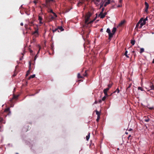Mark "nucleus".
I'll list each match as a JSON object with an SVG mask.
<instances>
[{"label": "nucleus", "mask_w": 154, "mask_h": 154, "mask_svg": "<svg viewBox=\"0 0 154 154\" xmlns=\"http://www.w3.org/2000/svg\"><path fill=\"white\" fill-rule=\"evenodd\" d=\"M116 30V27L113 28L112 31V32H111V31L109 28H107V29L106 32L108 33L109 39L113 37V35L115 33Z\"/></svg>", "instance_id": "nucleus-1"}, {"label": "nucleus", "mask_w": 154, "mask_h": 154, "mask_svg": "<svg viewBox=\"0 0 154 154\" xmlns=\"http://www.w3.org/2000/svg\"><path fill=\"white\" fill-rule=\"evenodd\" d=\"M91 16V14L90 13H88L87 14L85 17V23L88 24H89L93 22L94 20H93L91 21L90 22H88L90 18V17Z\"/></svg>", "instance_id": "nucleus-2"}, {"label": "nucleus", "mask_w": 154, "mask_h": 154, "mask_svg": "<svg viewBox=\"0 0 154 154\" xmlns=\"http://www.w3.org/2000/svg\"><path fill=\"white\" fill-rule=\"evenodd\" d=\"M141 19V21L140 22V25L139 26V28H141L142 26L146 24V22L143 20V18H141L140 19V20Z\"/></svg>", "instance_id": "nucleus-3"}, {"label": "nucleus", "mask_w": 154, "mask_h": 154, "mask_svg": "<svg viewBox=\"0 0 154 154\" xmlns=\"http://www.w3.org/2000/svg\"><path fill=\"white\" fill-rule=\"evenodd\" d=\"M106 1V0H102L101 1L100 4H99L100 5V8H101L103 6H104V3Z\"/></svg>", "instance_id": "nucleus-4"}, {"label": "nucleus", "mask_w": 154, "mask_h": 154, "mask_svg": "<svg viewBox=\"0 0 154 154\" xmlns=\"http://www.w3.org/2000/svg\"><path fill=\"white\" fill-rule=\"evenodd\" d=\"M108 96V95H105V96L102 98V99L101 100H98V102L99 103H100L102 102V101H104L105 100L106 97Z\"/></svg>", "instance_id": "nucleus-5"}, {"label": "nucleus", "mask_w": 154, "mask_h": 154, "mask_svg": "<svg viewBox=\"0 0 154 154\" xmlns=\"http://www.w3.org/2000/svg\"><path fill=\"white\" fill-rule=\"evenodd\" d=\"M32 34L34 35V36L36 37L38 36V29H35V31L32 32Z\"/></svg>", "instance_id": "nucleus-6"}, {"label": "nucleus", "mask_w": 154, "mask_h": 154, "mask_svg": "<svg viewBox=\"0 0 154 154\" xmlns=\"http://www.w3.org/2000/svg\"><path fill=\"white\" fill-rule=\"evenodd\" d=\"M145 11L146 12H147L148 11V9L149 7V5L146 2H145Z\"/></svg>", "instance_id": "nucleus-7"}, {"label": "nucleus", "mask_w": 154, "mask_h": 154, "mask_svg": "<svg viewBox=\"0 0 154 154\" xmlns=\"http://www.w3.org/2000/svg\"><path fill=\"white\" fill-rule=\"evenodd\" d=\"M93 1L97 6L99 5V3L100 2V0H93Z\"/></svg>", "instance_id": "nucleus-8"}, {"label": "nucleus", "mask_w": 154, "mask_h": 154, "mask_svg": "<svg viewBox=\"0 0 154 154\" xmlns=\"http://www.w3.org/2000/svg\"><path fill=\"white\" fill-rule=\"evenodd\" d=\"M98 17H100L101 18H103L105 17L104 15L103 14V13H102V12H100L99 14L98 15Z\"/></svg>", "instance_id": "nucleus-9"}, {"label": "nucleus", "mask_w": 154, "mask_h": 154, "mask_svg": "<svg viewBox=\"0 0 154 154\" xmlns=\"http://www.w3.org/2000/svg\"><path fill=\"white\" fill-rule=\"evenodd\" d=\"M109 90V88H107L103 90V92L105 95H108L107 92Z\"/></svg>", "instance_id": "nucleus-10"}, {"label": "nucleus", "mask_w": 154, "mask_h": 154, "mask_svg": "<svg viewBox=\"0 0 154 154\" xmlns=\"http://www.w3.org/2000/svg\"><path fill=\"white\" fill-rule=\"evenodd\" d=\"M111 0H107V1H106L104 3V7H106V5L108 4H109L110 3Z\"/></svg>", "instance_id": "nucleus-11"}, {"label": "nucleus", "mask_w": 154, "mask_h": 154, "mask_svg": "<svg viewBox=\"0 0 154 154\" xmlns=\"http://www.w3.org/2000/svg\"><path fill=\"white\" fill-rule=\"evenodd\" d=\"M42 19H43V18L41 16H38V20H39L40 23V24L43 23L42 22Z\"/></svg>", "instance_id": "nucleus-12"}, {"label": "nucleus", "mask_w": 154, "mask_h": 154, "mask_svg": "<svg viewBox=\"0 0 154 154\" xmlns=\"http://www.w3.org/2000/svg\"><path fill=\"white\" fill-rule=\"evenodd\" d=\"M90 133L89 132L88 133V135L87 136H86V140L87 141L90 138Z\"/></svg>", "instance_id": "nucleus-13"}, {"label": "nucleus", "mask_w": 154, "mask_h": 154, "mask_svg": "<svg viewBox=\"0 0 154 154\" xmlns=\"http://www.w3.org/2000/svg\"><path fill=\"white\" fill-rule=\"evenodd\" d=\"M4 112H9L10 113H11V112L10 111V109L9 108H7L5 109L4 110Z\"/></svg>", "instance_id": "nucleus-14"}, {"label": "nucleus", "mask_w": 154, "mask_h": 154, "mask_svg": "<svg viewBox=\"0 0 154 154\" xmlns=\"http://www.w3.org/2000/svg\"><path fill=\"white\" fill-rule=\"evenodd\" d=\"M141 20H142V19L141 20H139V22H138V23L136 25V27H137V28L139 27V24H140V22H141Z\"/></svg>", "instance_id": "nucleus-15"}, {"label": "nucleus", "mask_w": 154, "mask_h": 154, "mask_svg": "<svg viewBox=\"0 0 154 154\" xmlns=\"http://www.w3.org/2000/svg\"><path fill=\"white\" fill-rule=\"evenodd\" d=\"M77 77L79 79H81L83 78V76L81 75L80 73H78L77 75Z\"/></svg>", "instance_id": "nucleus-16"}, {"label": "nucleus", "mask_w": 154, "mask_h": 154, "mask_svg": "<svg viewBox=\"0 0 154 154\" xmlns=\"http://www.w3.org/2000/svg\"><path fill=\"white\" fill-rule=\"evenodd\" d=\"M58 29H59L60 31H62L64 30V29L62 26H59L57 27Z\"/></svg>", "instance_id": "nucleus-17"}, {"label": "nucleus", "mask_w": 154, "mask_h": 154, "mask_svg": "<svg viewBox=\"0 0 154 154\" xmlns=\"http://www.w3.org/2000/svg\"><path fill=\"white\" fill-rule=\"evenodd\" d=\"M96 114L97 115V116L99 117V116H100V112H99L98 111L96 110Z\"/></svg>", "instance_id": "nucleus-18"}, {"label": "nucleus", "mask_w": 154, "mask_h": 154, "mask_svg": "<svg viewBox=\"0 0 154 154\" xmlns=\"http://www.w3.org/2000/svg\"><path fill=\"white\" fill-rule=\"evenodd\" d=\"M135 40H131V43L132 44V45H134L135 43Z\"/></svg>", "instance_id": "nucleus-19"}, {"label": "nucleus", "mask_w": 154, "mask_h": 154, "mask_svg": "<svg viewBox=\"0 0 154 154\" xmlns=\"http://www.w3.org/2000/svg\"><path fill=\"white\" fill-rule=\"evenodd\" d=\"M35 74H33V75H32L29 77V79L31 78H34L35 77Z\"/></svg>", "instance_id": "nucleus-20"}, {"label": "nucleus", "mask_w": 154, "mask_h": 154, "mask_svg": "<svg viewBox=\"0 0 154 154\" xmlns=\"http://www.w3.org/2000/svg\"><path fill=\"white\" fill-rule=\"evenodd\" d=\"M30 69V67H29V69ZM30 73V69H29L27 72V73L26 74V76H27Z\"/></svg>", "instance_id": "nucleus-21"}, {"label": "nucleus", "mask_w": 154, "mask_h": 154, "mask_svg": "<svg viewBox=\"0 0 154 154\" xmlns=\"http://www.w3.org/2000/svg\"><path fill=\"white\" fill-rule=\"evenodd\" d=\"M144 51V49L143 48H141L140 49V54H141Z\"/></svg>", "instance_id": "nucleus-22"}, {"label": "nucleus", "mask_w": 154, "mask_h": 154, "mask_svg": "<svg viewBox=\"0 0 154 154\" xmlns=\"http://www.w3.org/2000/svg\"><path fill=\"white\" fill-rule=\"evenodd\" d=\"M52 31H53V32H54H54H56L57 31H58V32H59V30H58L57 28L55 29H53Z\"/></svg>", "instance_id": "nucleus-23"}, {"label": "nucleus", "mask_w": 154, "mask_h": 154, "mask_svg": "<svg viewBox=\"0 0 154 154\" xmlns=\"http://www.w3.org/2000/svg\"><path fill=\"white\" fill-rule=\"evenodd\" d=\"M87 73H86V70L84 73V74L83 75V78L84 77L87 76Z\"/></svg>", "instance_id": "nucleus-24"}, {"label": "nucleus", "mask_w": 154, "mask_h": 154, "mask_svg": "<svg viewBox=\"0 0 154 154\" xmlns=\"http://www.w3.org/2000/svg\"><path fill=\"white\" fill-rule=\"evenodd\" d=\"M150 90H154V85H152L150 86Z\"/></svg>", "instance_id": "nucleus-25"}, {"label": "nucleus", "mask_w": 154, "mask_h": 154, "mask_svg": "<svg viewBox=\"0 0 154 154\" xmlns=\"http://www.w3.org/2000/svg\"><path fill=\"white\" fill-rule=\"evenodd\" d=\"M119 92V88H118L116 89V90L113 92V93H115L117 92L118 93Z\"/></svg>", "instance_id": "nucleus-26"}, {"label": "nucleus", "mask_w": 154, "mask_h": 154, "mask_svg": "<svg viewBox=\"0 0 154 154\" xmlns=\"http://www.w3.org/2000/svg\"><path fill=\"white\" fill-rule=\"evenodd\" d=\"M127 53H128V51H126L125 52V56L127 57H128V58L129 57V56L127 54Z\"/></svg>", "instance_id": "nucleus-27"}, {"label": "nucleus", "mask_w": 154, "mask_h": 154, "mask_svg": "<svg viewBox=\"0 0 154 154\" xmlns=\"http://www.w3.org/2000/svg\"><path fill=\"white\" fill-rule=\"evenodd\" d=\"M138 90H140V91H143V88L140 87H139L138 88Z\"/></svg>", "instance_id": "nucleus-28"}, {"label": "nucleus", "mask_w": 154, "mask_h": 154, "mask_svg": "<svg viewBox=\"0 0 154 154\" xmlns=\"http://www.w3.org/2000/svg\"><path fill=\"white\" fill-rule=\"evenodd\" d=\"M112 86V85L111 84H109L108 85V88H109V89Z\"/></svg>", "instance_id": "nucleus-29"}, {"label": "nucleus", "mask_w": 154, "mask_h": 154, "mask_svg": "<svg viewBox=\"0 0 154 154\" xmlns=\"http://www.w3.org/2000/svg\"><path fill=\"white\" fill-rule=\"evenodd\" d=\"M18 95H14V96L13 98L14 99H16L18 97Z\"/></svg>", "instance_id": "nucleus-30"}, {"label": "nucleus", "mask_w": 154, "mask_h": 154, "mask_svg": "<svg viewBox=\"0 0 154 154\" xmlns=\"http://www.w3.org/2000/svg\"><path fill=\"white\" fill-rule=\"evenodd\" d=\"M149 120H150L148 118L147 119H146L145 120V121L146 122H148L149 121Z\"/></svg>", "instance_id": "nucleus-31"}, {"label": "nucleus", "mask_w": 154, "mask_h": 154, "mask_svg": "<svg viewBox=\"0 0 154 154\" xmlns=\"http://www.w3.org/2000/svg\"><path fill=\"white\" fill-rule=\"evenodd\" d=\"M124 23V21H122L120 23L119 25H122Z\"/></svg>", "instance_id": "nucleus-32"}, {"label": "nucleus", "mask_w": 154, "mask_h": 154, "mask_svg": "<svg viewBox=\"0 0 154 154\" xmlns=\"http://www.w3.org/2000/svg\"><path fill=\"white\" fill-rule=\"evenodd\" d=\"M53 0H46V1L47 2H50L51 1H53Z\"/></svg>", "instance_id": "nucleus-33"}, {"label": "nucleus", "mask_w": 154, "mask_h": 154, "mask_svg": "<svg viewBox=\"0 0 154 154\" xmlns=\"http://www.w3.org/2000/svg\"><path fill=\"white\" fill-rule=\"evenodd\" d=\"M99 103V102H98V101H97L96 100H95V102L94 103V104H97V103Z\"/></svg>", "instance_id": "nucleus-34"}, {"label": "nucleus", "mask_w": 154, "mask_h": 154, "mask_svg": "<svg viewBox=\"0 0 154 154\" xmlns=\"http://www.w3.org/2000/svg\"><path fill=\"white\" fill-rule=\"evenodd\" d=\"M3 129L2 128L1 126H0V132H2L3 131Z\"/></svg>", "instance_id": "nucleus-35"}, {"label": "nucleus", "mask_w": 154, "mask_h": 154, "mask_svg": "<svg viewBox=\"0 0 154 154\" xmlns=\"http://www.w3.org/2000/svg\"><path fill=\"white\" fill-rule=\"evenodd\" d=\"M3 121V119L2 117H0V122H2Z\"/></svg>", "instance_id": "nucleus-36"}, {"label": "nucleus", "mask_w": 154, "mask_h": 154, "mask_svg": "<svg viewBox=\"0 0 154 154\" xmlns=\"http://www.w3.org/2000/svg\"><path fill=\"white\" fill-rule=\"evenodd\" d=\"M100 119V116H99V117L98 116H97V118L96 119L97 121H98Z\"/></svg>", "instance_id": "nucleus-37"}, {"label": "nucleus", "mask_w": 154, "mask_h": 154, "mask_svg": "<svg viewBox=\"0 0 154 154\" xmlns=\"http://www.w3.org/2000/svg\"><path fill=\"white\" fill-rule=\"evenodd\" d=\"M54 16L56 17H57V15L55 13H53V14Z\"/></svg>", "instance_id": "nucleus-38"}, {"label": "nucleus", "mask_w": 154, "mask_h": 154, "mask_svg": "<svg viewBox=\"0 0 154 154\" xmlns=\"http://www.w3.org/2000/svg\"><path fill=\"white\" fill-rule=\"evenodd\" d=\"M143 20H145V22L146 21V20H147V17H146L145 18L143 19Z\"/></svg>", "instance_id": "nucleus-39"}, {"label": "nucleus", "mask_w": 154, "mask_h": 154, "mask_svg": "<svg viewBox=\"0 0 154 154\" xmlns=\"http://www.w3.org/2000/svg\"><path fill=\"white\" fill-rule=\"evenodd\" d=\"M104 8H102V11L101 12H102V13H103V11H104Z\"/></svg>", "instance_id": "nucleus-40"}, {"label": "nucleus", "mask_w": 154, "mask_h": 154, "mask_svg": "<svg viewBox=\"0 0 154 154\" xmlns=\"http://www.w3.org/2000/svg\"><path fill=\"white\" fill-rule=\"evenodd\" d=\"M122 5H119L117 6L118 7H122Z\"/></svg>", "instance_id": "nucleus-41"}, {"label": "nucleus", "mask_w": 154, "mask_h": 154, "mask_svg": "<svg viewBox=\"0 0 154 154\" xmlns=\"http://www.w3.org/2000/svg\"><path fill=\"white\" fill-rule=\"evenodd\" d=\"M50 12H51V13L53 14V13H54L53 11V10H52V9H51L50 11Z\"/></svg>", "instance_id": "nucleus-42"}, {"label": "nucleus", "mask_w": 154, "mask_h": 154, "mask_svg": "<svg viewBox=\"0 0 154 154\" xmlns=\"http://www.w3.org/2000/svg\"><path fill=\"white\" fill-rule=\"evenodd\" d=\"M33 3H34L35 4H36V3H37V2L35 1V0L33 1Z\"/></svg>", "instance_id": "nucleus-43"}, {"label": "nucleus", "mask_w": 154, "mask_h": 154, "mask_svg": "<svg viewBox=\"0 0 154 154\" xmlns=\"http://www.w3.org/2000/svg\"><path fill=\"white\" fill-rule=\"evenodd\" d=\"M122 0H119V3H122Z\"/></svg>", "instance_id": "nucleus-44"}, {"label": "nucleus", "mask_w": 154, "mask_h": 154, "mask_svg": "<svg viewBox=\"0 0 154 154\" xmlns=\"http://www.w3.org/2000/svg\"><path fill=\"white\" fill-rule=\"evenodd\" d=\"M103 14L104 15V16L105 17L106 15L107 14V13L106 12H105L104 13H103Z\"/></svg>", "instance_id": "nucleus-45"}, {"label": "nucleus", "mask_w": 154, "mask_h": 154, "mask_svg": "<svg viewBox=\"0 0 154 154\" xmlns=\"http://www.w3.org/2000/svg\"><path fill=\"white\" fill-rule=\"evenodd\" d=\"M153 108V107H150L149 108V109H152Z\"/></svg>", "instance_id": "nucleus-46"}, {"label": "nucleus", "mask_w": 154, "mask_h": 154, "mask_svg": "<svg viewBox=\"0 0 154 154\" xmlns=\"http://www.w3.org/2000/svg\"><path fill=\"white\" fill-rule=\"evenodd\" d=\"M20 25L21 26H23V23H21L20 24Z\"/></svg>", "instance_id": "nucleus-47"}, {"label": "nucleus", "mask_w": 154, "mask_h": 154, "mask_svg": "<svg viewBox=\"0 0 154 154\" xmlns=\"http://www.w3.org/2000/svg\"><path fill=\"white\" fill-rule=\"evenodd\" d=\"M80 3H82V2H79L77 4V5H78L80 4Z\"/></svg>", "instance_id": "nucleus-48"}, {"label": "nucleus", "mask_w": 154, "mask_h": 154, "mask_svg": "<svg viewBox=\"0 0 154 154\" xmlns=\"http://www.w3.org/2000/svg\"><path fill=\"white\" fill-rule=\"evenodd\" d=\"M30 53H32V52L33 51L32 50H30Z\"/></svg>", "instance_id": "nucleus-49"}, {"label": "nucleus", "mask_w": 154, "mask_h": 154, "mask_svg": "<svg viewBox=\"0 0 154 154\" xmlns=\"http://www.w3.org/2000/svg\"><path fill=\"white\" fill-rule=\"evenodd\" d=\"M16 75V74H15V73L13 75V76L14 77Z\"/></svg>", "instance_id": "nucleus-50"}, {"label": "nucleus", "mask_w": 154, "mask_h": 154, "mask_svg": "<svg viewBox=\"0 0 154 154\" xmlns=\"http://www.w3.org/2000/svg\"><path fill=\"white\" fill-rule=\"evenodd\" d=\"M131 87V85H130L128 86V87L127 88H129Z\"/></svg>", "instance_id": "nucleus-51"}, {"label": "nucleus", "mask_w": 154, "mask_h": 154, "mask_svg": "<svg viewBox=\"0 0 154 154\" xmlns=\"http://www.w3.org/2000/svg\"><path fill=\"white\" fill-rule=\"evenodd\" d=\"M131 137V135H129V136H128V139H129V138H130V137Z\"/></svg>", "instance_id": "nucleus-52"}, {"label": "nucleus", "mask_w": 154, "mask_h": 154, "mask_svg": "<svg viewBox=\"0 0 154 154\" xmlns=\"http://www.w3.org/2000/svg\"><path fill=\"white\" fill-rule=\"evenodd\" d=\"M132 130V129L131 128H130L129 130V131H131Z\"/></svg>", "instance_id": "nucleus-53"}, {"label": "nucleus", "mask_w": 154, "mask_h": 154, "mask_svg": "<svg viewBox=\"0 0 154 154\" xmlns=\"http://www.w3.org/2000/svg\"><path fill=\"white\" fill-rule=\"evenodd\" d=\"M100 31H101V32H103V29H100Z\"/></svg>", "instance_id": "nucleus-54"}, {"label": "nucleus", "mask_w": 154, "mask_h": 154, "mask_svg": "<svg viewBox=\"0 0 154 154\" xmlns=\"http://www.w3.org/2000/svg\"><path fill=\"white\" fill-rule=\"evenodd\" d=\"M152 63H154V58L153 60L152 61Z\"/></svg>", "instance_id": "nucleus-55"}, {"label": "nucleus", "mask_w": 154, "mask_h": 154, "mask_svg": "<svg viewBox=\"0 0 154 154\" xmlns=\"http://www.w3.org/2000/svg\"><path fill=\"white\" fill-rule=\"evenodd\" d=\"M36 56L35 57V58H34V60H36Z\"/></svg>", "instance_id": "nucleus-56"}, {"label": "nucleus", "mask_w": 154, "mask_h": 154, "mask_svg": "<svg viewBox=\"0 0 154 154\" xmlns=\"http://www.w3.org/2000/svg\"><path fill=\"white\" fill-rule=\"evenodd\" d=\"M26 26H27V25H25V27L26 28Z\"/></svg>", "instance_id": "nucleus-57"}, {"label": "nucleus", "mask_w": 154, "mask_h": 154, "mask_svg": "<svg viewBox=\"0 0 154 154\" xmlns=\"http://www.w3.org/2000/svg\"><path fill=\"white\" fill-rule=\"evenodd\" d=\"M125 134H128V133L127 132H125Z\"/></svg>", "instance_id": "nucleus-58"}, {"label": "nucleus", "mask_w": 154, "mask_h": 154, "mask_svg": "<svg viewBox=\"0 0 154 154\" xmlns=\"http://www.w3.org/2000/svg\"><path fill=\"white\" fill-rule=\"evenodd\" d=\"M52 18H54L53 17H52Z\"/></svg>", "instance_id": "nucleus-59"}, {"label": "nucleus", "mask_w": 154, "mask_h": 154, "mask_svg": "<svg viewBox=\"0 0 154 154\" xmlns=\"http://www.w3.org/2000/svg\"><path fill=\"white\" fill-rule=\"evenodd\" d=\"M133 52H135V51H133Z\"/></svg>", "instance_id": "nucleus-60"}, {"label": "nucleus", "mask_w": 154, "mask_h": 154, "mask_svg": "<svg viewBox=\"0 0 154 154\" xmlns=\"http://www.w3.org/2000/svg\"><path fill=\"white\" fill-rule=\"evenodd\" d=\"M31 24H32V22H31Z\"/></svg>", "instance_id": "nucleus-61"}, {"label": "nucleus", "mask_w": 154, "mask_h": 154, "mask_svg": "<svg viewBox=\"0 0 154 154\" xmlns=\"http://www.w3.org/2000/svg\"><path fill=\"white\" fill-rule=\"evenodd\" d=\"M39 51H38V52H39Z\"/></svg>", "instance_id": "nucleus-62"}, {"label": "nucleus", "mask_w": 154, "mask_h": 154, "mask_svg": "<svg viewBox=\"0 0 154 154\" xmlns=\"http://www.w3.org/2000/svg\"><path fill=\"white\" fill-rule=\"evenodd\" d=\"M16 154H19L18 153H16Z\"/></svg>", "instance_id": "nucleus-63"}]
</instances>
